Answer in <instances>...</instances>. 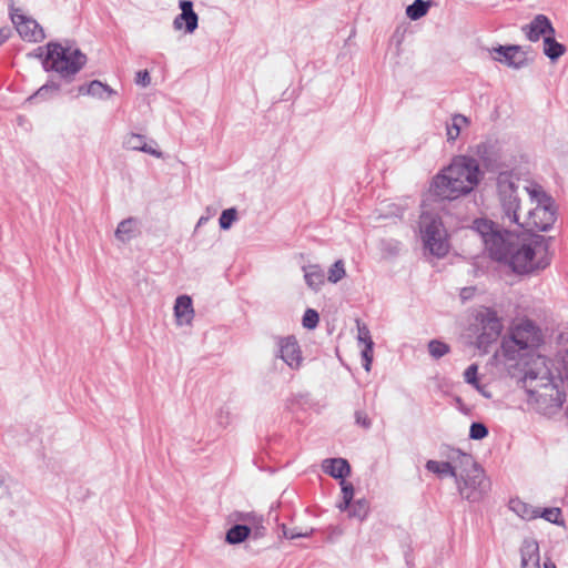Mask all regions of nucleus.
I'll list each match as a JSON object with an SVG mask.
<instances>
[{"label": "nucleus", "mask_w": 568, "mask_h": 568, "mask_svg": "<svg viewBox=\"0 0 568 568\" xmlns=\"http://www.w3.org/2000/svg\"><path fill=\"white\" fill-rule=\"evenodd\" d=\"M490 257L507 263L514 272L528 274L550 264L548 244L542 236L520 237L506 231L488 241Z\"/></svg>", "instance_id": "f257e3e1"}, {"label": "nucleus", "mask_w": 568, "mask_h": 568, "mask_svg": "<svg viewBox=\"0 0 568 568\" xmlns=\"http://www.w3.org/2000/svg\"><path fill=\"white\" fill-rule=\"evenodd\" d=\"M480 179L478 161L471 156L458 155L433 179L432 190L442 199L455 200L470 193Z\"/></svg>", "instance_id": "f03ea898"}, {"label": "nucleus", "mask_w": 568, "mask_h": 568, "mask_svg": "<svg viewBox=\"0 0 568 568\" xmlns=\"http://www.w3.org/2000/svg\"><path fill=\"white\" fill-rule=\"evenodd\" d=\"M85 63L87 55L79 48L53 41L47 44L45 58L42 61L45 71H54L69 82L74 79Z\"/></svg>", "instance_id": "7ed1b4c3"}, {"label": "nucleus", "mask_w": 568, "mask_h": 568, "mask_svg": "<svg viewBox=\"0 0 568 568\" xmlns=\"http://www.w3.org/2000/svg\"><path fill=\"white\" fill-rule=\"evenodd\" d=\"M464 465L455 479L457 490L469 503L480 501L490 488L489 479L471 455L457 450L455 453Z\"/></svg>", "instance_id": "20e7f679"}, {"label": "nucleus", "mask_w": 568, "mask_h": 568, "mask_svg": "<svg viewBox=\"0 0 568 568\" xmlns=\"http://www.w3.org/2000/svg\"><path fill=\"white\" fill-rule=\"evenodd\" d=\"M531 202L535 204L530 209L519 225L530 232H546L557 220L555 202L549 194L538 184H530L526 187Z\"/></svg>", "instance_id": "39448f33"}, {"label": "nucleus", "mask_w": 568, "mask_h": 568, "mask_svg": "<svg viewBox=\"0 0 568 568\" xmlns=\"http://www.w3.org/2000/svg\"><path fill=\"white\" fill-rule=\"evenodd\" d=\"M419 230L424 246L436 257H444L449 251L447 232L439 216L423 212L419 217Z\"/></svg>", "instance_id": "423d86ee"}, {"label": "nucleus", "mask_w": 568, "mask_h": 568, "mask_svg": "<svg viewBox=\"0 0 568 568\" xmlns=\"http://www.w3.org/2000/svg\"><path fill=\"white\" fill-rule=\"evenodd\" d=\"M523 387L528 394L529 400L538 403L542 397L540 389L554 390V378L547 361L542 356H537L525 369L521 378Z\"/></svg>", "instance_id": "0eeeda50"}, {"label": "nucleus", "mask_w": 568, "mask_h": 568, "mask_svg": "<svg viewBox=\"0 0 568 568\" xmlns=\"http://www.w3.org/2000/svg\"><path fill=\"white\" fill-rule=\"evenodd\" d=\"M476 321L479 325V334L477 335L475 344L478 349L486 353L488 347L498 339L503 331V323L497 316V313L491 308H485L479 312L476 316Z\"/></svg>", "instance_id": "6e6552de"}, {"label": "nucleus", "mask_w": 568, "mask_h": 568, "mask_svg": "<svg viewBox=\"0 0 568 568\" xmlns=\"http://www.w3.org/2000/svg\"><path fill=\"white\" fill-rule=\"evenodd\" d=\"M497 186L500 197L504 219L509 223H519V199L517 196V186L510 180L508 174H500L497 180Z\"/></svg>", "instance_id": "1a4fd4ad"}, {"label": "nucleus", "mask_w": 568, "mask_h": 568, "mask_svg": "<svg viewBox=\"0 0 568 568\" xmlns=\"http://www.w3.org/2000/svg\"><path fill=\"white\" fill-rule=\"evenodd\" d=\"M277 356L292 369H298L303 362L302 351L295 336L277 338Z\"/></svg>", "instance_id": "9d476101"}, {"label": "nucleus", "mask_w": 568, "mask_h": 568, "mask_svg": "<svg viewBox=\"0 0 568 568\" xmlns=\"http://www.w3.org/2000/svg\"><path fill=\"white\" fill-rule=\"evenodd\" d=\"M494 59L514 69L528 64L527 53L518 45H500L494 49Z\"/></svg>", "instance_id": "9b49d317"}, {"label": "nucleus", "mask_w": 568, "mask_h": 568, "mask_svg": "<svg viewBox=\"0 0 568 568\" xmlns=\"http://www.w3.org/2000/svg\"><path fill=\"white\" fill-rule=\"evenodd\" d=\"M510 339L519 349L534 347L539 343L538 329L532 322L525 321L513 329Z\"/></svg>", "instance_id": "f8f14e48"}, {"label": "nucleus", "mask_w": 568, "mask_h": 568, "mask_svg": "<svg viewBox=\"0 0 568 568\" xmlns=\"http://www.w3.org/2000/svg\"><path fill=\"white\" fill-rule=\"evenodd\" d=\"M10 19L19 36H43V29L37 20L23 13L21 9L10 7Z\"/></svg>", "instance_id": "ddd939ff"}, {"label": "nucleus", "mask_w": 568, "mask_h": 568, "mask_svg": "<svg viewBox=\"0 0 568 568\" xmlns=\"http://www.w3.org/2000/svg\"><path fill=\"white\" fill-rule=\"evenodd\" d=\"M457 450L452 452L449 462L428 460L425 465L426 469L438 476H450L456 479L459 470L464 468V465H460V458L455 454Z\"/></svg>", "instance_id": "4468645a"}, {"label": "nucleus", "mask_w": 568, "mask_h": 568, "mask_svg": "<svg viewBox=\"0 0 568 568\" xmlns=\"http://www.w3.org/2000/svg\"><path fill=\"white\" fill-rule=\"evenodd\" d=\"M181 13L174 19L175 29L185 26V32L192 33L197 27V14L193 11V3L189 0L180 1Z\"/></svg>", "instance_id": "2eb2a0df"}, {"label": "nucleus", "mask_w": 568, "mask_h": 568, "mask_svg": "<svg viewBox=\"0 0 568 568\" xmlns=\"http://www.w3.org/2000/svg\"><path fill=\"white\" fill-rule=\"evenodd\" d=\"M123 148L132 151H141L151 154L158 159H161L163 156V153L161 151L146 143L145 135L138 133H129L124 138Z\"/></svg>", "instance_id": "dca6fc26"}, {"label": "nucleus", "mask_w": 568, "mask_h": 568, "mask_svg": "<svg viewBox=\"0 0 568 568\" xmlns=\"http://www.w3.org/2000/svg\"><path fill=\"white\" fill-rule=\"evenodd\" d=\"M521 31L525 36H554L555 29L545 14H537L530 23L524 26Z\"/></svg>", "instance_id": "f3484780"}, {"label": "nucleus", "mask_w": 568, "mask_h": 568, "mask_svg": "<svg viewBox=\"0 0 568 568\" xmlns=\"http://www.w3.org/2000/svg\"><path fill=\"white\" fill-rule=\"evenodd\" d=\"M78 92L79 94L90 95L100 100H106L115 94V91L111 87L99 80H93L87 84L80 85Z\"/></svg>", "instance_id": "a211bd4d"}, {"label": "nucleus", "mask_w": 568, "mask_h": 568, "mask_svg": "<svg viewBox=\"0 0 568 568\" xmlns=\"http://www.w3.org/2000/svg\"><path fill=\"white\" fill-rule=\"evenodd\" d=\"M194 310L192 300L187 295H181L176 298L174 305V315L179 325L190 324L192 322Z\"/></svg>", "instance_id": "6ab92c4d"}, {"label": "nucleus", "mask_w": 568, "mask_h": 568, "mask_svg": "<svg viewBox=\"0 0 568 568\" xmlns=\"http://www.w3.org/2000/svg\"><path fill=\"white\" fill-rule=\"evenodd\" d=\"M323 469L326 474L336 479H342L349 475L351 466L344 458H329L323 462Z\"/></svg>", "instance_id": "aec40b11"}, {"label": "nucleus", "mask_w": 568, "mask_h": 568, "mask_svg": "<svg viewBox=\"0 0 568 568\" xmlns=\"http://www.w3.org/2000/svg\"><path fill=\"white\" fill-rule=\"evenodd\" d=\"M539 547L537 542H526L521 549V568H540Z\"/></svg>", "instance_id": "412c9836"}, {"label": "nucleus", "mask_w": 568, "mask_h": 568, "mask_svg": "<svg viewBox=\"0 0 568 568\" xmlns=\"http://www.w3.org/2000/svg\"><path fill=\"white\" fill-rule=\"evenodd\" d=\"M138 220L135 217H128L118 224L115 230V237L122 243L129 242L135 236Z\"/></svg>", "instance_id": "4be33fe9"}, {"label": "nucleus", "mask_w": 568, "mask_h": 568, "mask_svg": "<svg viewBox=\"0 0 568 568\" xmlns=\"http://www.w3.org/2000/svg\"><path fill=\"white\" fill-rule=\"evenodd\" d=\"M304 278L308 287L314 291L320 290L324 284V271L318 265H310L303 267Z\"/></svg>", "instance_id": "5701e85b"}, {"label": "nucleus", "mask_w": 568, "mask_h": 568, "mask_svg": "<svg viewBox=\"0 0 568 568\" xmlns=\"http://www.w3.org/2000/svg\"><path fill=\"white\" fill-rule=\"evenodd\" d=\"M475 227L480 234V237L485 244L486 250L490 254V246L488 241L493 239L494 235H505V232H499L494 229V223L486 220H476Z\"/></svg>", "instance_id": "b1692460"}, {"label": "nucleus", "mask_w": 568, "mask_h": 568, "mask_svg": "<svg viewBox=\"0 0 568 568\" xmlns=\"http://www.w3.org/2000/svg\"><path fill=\"white\" fill-rule=\"evenodd\" d=\"M510 509L525 520H531L539 517V510L532 506L519 500L511 499L509 503Z\"/></svg>", "instance_id": "393cba45"}, {"label": "nucleus", "mask_w": 568, "mask_h": 568, "mask_svg": "<svg viewBox=\"0 0 568 568\" xmlns=\"http://www.w3.org/2000/svg\"><path fill=\"white\" fill-rule=\"evenodd\" d=\"M248 536H251V527L247 525H235L227 530L225 540L231 545H236L244 541Z\"/></svg>", "instance_id": "a878e982"}, {"label": "nucleus", "mask_w": 568, "mask_h": 568, "mask_svg": "<svg viewBox=\"0 0 568 568\" xmlns=\"http://www.w3.org/2000/svg\"><path fill=\"white\" fill-rule=\"evenodd\" d=\"M468 124V119L463 114H455L452 123L446 126L447 140L454 142L460 134L462 128Z\"/></svg>", "instance_id": "bb28decb"}, {"label": "nucleus", "mask_w": 568, "mask_h": 568, "mask_svg": "<svg viewBox=\"0 0 568 568\" xmlns=\"http://www.w3.org/2000/svg\"><path fill=\"white\" fill-rule=\"evenodd\" d=\"M544 39V53L551 60L556 61L560 58L566 48L564 44L556 41V38H542Z\"/></svg>", "instance_id": "cd10ccee"}, {"label": "nucleus", "mask_w": 568, "mask_h": 568, "mask_svg": "<svg viewBox=\"0 0 568 568\" xmlns=\"http://www.w3.org/2000/svg\"><path fill=\"white\" fill-rule=\"evenodd\" d=\"M348 510V516L356 518L358 520H364L368 514L369 506L366 499H358L355 503H349V507L346 509Z\"/></svg>", "instance_id": "c85d7f7f"}, {"label": "nucleus", "mask_w": 568, "mask_h": 568, "mask_svg": "<svg viewBox=\"0 0 568 568\" xmlns=\"http://www.w3.org/2000/svg\"><path fill=\"white\" fill-rule=\"evenodd\" d=\"M429 7V1L415 0L410 6L407 7L406 14L412 20H418L419 18L427 13Z\"/></svg>", "instance_id": "c756f323"}, {"label": "nucleus", "mask_w": 568, "mask_h": 568, "mask_svg": "<svg viewBox=\"0 0 568 568\" xmlns=\"http://www.w3.org/2000/svg\"><path fill=\"white\" fill-rule=\"evenodd\" d=\"M60 90V85L55 82H48L39 88L34 94H32L28 100L41 99L45 100L57 94Z\"/></svg>", "instance_id": "7c9ffc66"}, {"label": "nucleus", "mask_w": 568, "mask_h": 568, "mask_svg": "<svg viewBox=\"0 0 568 568\" xmlns=\"http://www.w3.org/2000/svg\"><path fill=\"white\" fill-rule=\"evenodd\" d=\"M346 275L344 262L342 260H337L328 270L327 280L331 283H337Z\"/></svg>", "instance_id": "2f4dec72"}, {"label": "nucleus", "mask_w": 568, "mask_h": 568, "mask_svg": "<svg viewBox=\"0 0 568 568\" xmlns=\"http://www.w3.org/2000/svg\"><path fill=\"white\" fill-rule=\"evenodd\" d=\"M449 349L450 348L446 343L437 341V339H433L428 343V352L436 359L448 354Z\"/></svg>", "instance_id": "473e14b6"}, {"label": "nucleus", "mask_w": 568, "mask_h": 568, "mask_svg": "<svg viewBox=\"0 0 568 568\" xmlns=\"http://www.w3.org/2000/svg\"><path fill=\"white\" fill-rule=\"evenodd\" d=\"M343 500L339 503L338 508L344 511L349 507V503L354 497V487L351 483L345 480L341 481Z\"/></svg>", "instance_id": "72a5a7b5"}, {"label": "nucleus", "mask_w": 568, "mask_h": 568, "mask_svg": "<svg viewBox=\"0 0 568 568\" xmlns=\"http://www.w3.org/2000/svg\"><path fill=\"white\" fill-rule=\"evenodd\" d=\"M232 412L227 405H222L215 413V420L222 428H226L232 423Z\"/></svg>", "instance_id": "f704fd0d"}, {"label": "nucleus", "mask_w": 568, "mask_h": 568, "mask_svg": "<svg viewBox=\"0 0 568 568\" xmlns=\"http://www.w3.org/2000/svg\"><path fill=\"white\" fill-rule=\"evenodd\" d=\"M236 216L237 212L234 207L224 210L219 219L220 227L222 230H229L236 220Z\"/></svg>", "instance_id": "c9c22d12"}, {"label": "nucleus", "mask_w": 568, "mask_h": 568, "mask_svg": "<svg viewBox=\"0 0 568 568\" xmlns=\"http://www.w3.org/2000/svg\"><path fill=\"white\" fill-rule=\"evenodd\" d=\"M539 517H542L545 520L552 523V524H557V525L564 524V521L560 520L561 510H560V508H557V507L545 508L542 511H539Z\"/></svg>", "instance_id": "e433bc0d"}, {"label": "nucleus", "mask_w": 568, "mask_h": 568, "mask_svg": "<svg viewBox=\"0 0 568 568\" xmlns=\"http://www.w3.org/2000/svg\"><path fill=\"white\" fill-rule=\"evenodd\" d=\"M477 374H478V366L476 364H471L464 372V379L466 383L470 384L476 389L480 390V385H479V382L477 378Z\"/></svg>", "instance_id": "4c0bfd02"}, {"label": "nucleus", "mask_w": 568, "mask_h": 568, "mask_svg": "<svg viewBox=\"0 0 568 568\" xmlns=\"http://www.w3.org/2000/svg\"><path fill=\"white\" fill-rule=\"evenodd\" d=\"M318 320V313L315 310L308 308L303 315L302 323L305 328L313 329L317 326Z\"/></svg>", "instance_id": "58836bf2"}, {"label": "nucleus", "mask_w": 568, "mask_h": 568, "mask_svg": "<svg viewBox=\"0 0 568 568\" xmlns=\"http://www.w3.org/2000/svg\"><path fill=\"white\" fill-rule=\"evenodd\" d=\"M357 339H358V343H361V344L374 345L368 327L365 324H361L358 321H357Z\"/></svg>", "instance_id": "ea45409f"}, {"label": "nucleus", "mask_w": 568, "mask_h": 568, "mask_svg": "<svg viewBox=\"0 0 568 568\" xmlns=\"http://www.w3.org/2000/svg\"><path fill=\"white\" fill-rule=\"evenodd\" d=\"M488 435L487 427L481 423H473L469 429V437L471 439H483Z\"/></svg>", "instance_id": "a19ab883"}, {"label": "nucleus", "mask_w": 568, "mask_h": 568, "mask_svg": "<svg viewBox=\"0 0 568 568\" xmlns=\"http://www.w3.org/2000/svg\"><path fill=\"white\" fill-rule=\"evenodd\" d=\"M373 346L374 345H365V347L362 349V357H363V367L365 368V371L369 372L371 369V364H372V361H373Z\"/></svg>", "instance_id": "79ce46f5"}, {"label": "nucleus", "mask_w": 568, "mask_h": 568, "mask_svg": "<svg viewBox=\"0 0 568 568\" xmlns=\"http://www.w3.org/2000/svg\"><path fill=\"white\" fill-rule=\"evenodd\" d=\"M240 520L245 521L248 527H253L254 525H257L260 523H263L262 516L256 515L255 513H247L244 515H241L239 517Z\"/></svg>", "instance_id": "37998d69"}, {"label": "nucleus", "mask_w": 568, "mask_h": 568, "mask_svg": "<svg viewBox=\"0 0 568 568\" xmlns=\"http://www.w3.org/2000/svg\"><path fill=\"white\" fill-rule=\"evenodd\" d=\"M355 420L357 425L362 426L365 429H368L372 426L371 418L363 410H357L355 413Z\"/></svg>", "instance_id": "c03bdc74"}, {"label": "nucleus", "mask_w": 568, "mask_h": 568, "mask_svg": "<svg viewBox=\"0 0 568 568\" xmlns=\"http://www.w3.org/2000/svg\"><path fill=\"white\" fill-rule=\"evenodd\" d=\"M135 83L145 88L151 83V78L148 70H141L136 73Z\"/></svg>", "instance_id": "a18cd8bd"}, {"label": "nucleus", "mask_w": 568, "mask_h": 568, "mask_svg": "<svg viewBox=\"0 0 568 568\" xmlns=\"http://www.w3.org/2000/svg\"><path fill=\"white\" fill-rule=\"evenodd\" d=\"M284 536L288 539H295V538H298V537H308L312 532L311 531H297L296 529H287V528H284Z\"/></svg>", "instance_id": "49530a36"}, {"label": "nucleus", "mask_w": 568, "mask_h": 568, "mask_svg": "<svg viewBox=\"0 0 568 568\" xmlns=\"http://www.w3.org/2000/svg\"><path fill=\"white\" fill-rule=\"evenodd\" d=\"M388 207H389V211L387 213H384L382 215L383 217H388L390 215H394V216L399 217V219L403 217L404 211H403L402 207H399V206H397L395 204H392Z\"/></svg>", "instance_id": "de8ad7c7"}, {"label": "nucleus", "mask_w": 568, "mask_h": 568, "mask_svg": "<svg viewBox=\"0 0 568 568\" xmlns=\"http://www.w3.org/2000/svg\"><path fill=\"white\" fill-rule=\"evenodd\" d=\"M264 534H265V527H264L263 523H260V524L251 527V535L253 536V538L256 539V538L263 537Z\"/></svg>", "instance_id": "09e8293b"}, {"label": "nucleus", "mask_w": 568, "mask_h": 568, "mask_svg": "<svg viewBox=\"0 0 568 568\" xmlns=\"http://www.w3.org/2000/svg\"><path fill=\"white\" fill-rule=\"evenodd\" d=\"M45 52H47V47L43 48V47H39L36 51H34V57H38V58H45Z\"/></svg>", "instance_id": "8fccbe9b"}, {"label": "nucleus", "mask_w": 568, "mask_h": 568, "mask_svg": "<svg viewBox=\"0 0 568 568\" xmlns=\"http://www.w3.org/2000/svg\"><path fill=\"white\" fill-rule=\"evenodd\" d=\"M544 568H556V565L554 561H551L550 559L546 560L544 562Z\"/></svg>", "instance_id": "3c124183"}, {"label": "nucleus", "mask_w": 568, "mask_h": 568, "mask_svg": "<svg viewBox=\"0 0 568 568\" xmlns=\"http://www.w3.org/2000/svg\"><path fill=\"white\" fill-rule=\"evenodd\" d=\"M207 220H209V219H207V217H205V216L200 217V220L197 221V225H196V227H199V226L203 225L204 223H206V222H207Z\"/></svg>", "instance_id": "603ef678"}, {"label": "nucleus", "mask_w": 568, "mask_h": 568, "mask_svg": "<svg viewBox=\"0 0 568 568\" xmlns=\"http://www.w3.org/2000/svg\"><path fill=\"white\" fill-rule=\"evenodd\" d=\"M530 39H531V40H534V41H537V40H539L540 38H539V37H536V38H530Z\"/></svg>", "instance_id": "864d4df0"}, {"label": "nucleus", "mask_w": 568, "mask_h": 568, "mask_svg": "<svg viewBox=\"0 0 568 568\" xmlns=\"http://www.w3.org/2000/svg\"><path fill=\"white\" fill-rule=\"evenodd\" d=\"M4 38H0V45L3 43Z\"/></svg>", "instance_id": "5fc2aeb1"}]
</instances>
